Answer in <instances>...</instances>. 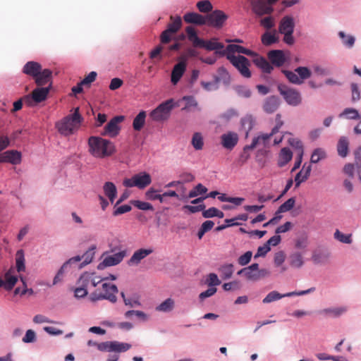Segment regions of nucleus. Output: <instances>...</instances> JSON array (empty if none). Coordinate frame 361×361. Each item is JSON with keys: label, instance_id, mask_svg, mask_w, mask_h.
I'll return each instance as SVG.
<instances>
[{"label": "nucleus", "instance_id": "18", "mask_svg": "<svg viewBox=\"0 0 361 361\" xmlns=\"http://www.w3.org/2000/svg\"><path fill=\"white\" fill-rule=\"evenodd\" d=\"M252 62L263 73H271L274 70L273 66L264 57L255 52L252 56Z\"/></svg>", "mask_w": 361, "mask_h": 361}, {"label": "nucleus", "instance_id": "61", "mask_svg": "<svg viewBox=\"0 0 361 361\" xmlns=\"http://www.w3.org/2000/svg\"><path fill=\"white\" fill-rule=\"evenodd\" d=\"M260 25L267 30H271L275 26L274 19L271 16L265 17L260 20Z\"/></svg>", "mask_w": 361, "mask_h": 361}, {"label": "nucleus", "instance_id": "26", "mask_svg": "<svg viewBox=\"0 0 361 361\" xmlns=\"http://www.w3.org/2000/svg\"><path fill=\"white\" fill-rule=\"evenodd\" d=\"M338 37L341 39L342 45L345 48L351 49L354 47L356 38L353 35L346 33L344 31H339L338 32Z\"/></svg>", "mask_w": 361, "mask_h": 361}, {"label": "nucleus", "instance_id": "4", "mask_svg": "<svg viewBox=\"0 0 361 361\" xmlns=\"http://www.w3.org/2000/svg\"><path fill=\"white\" fill-rule=\"evenodd\" d=\"M226 58L243 78H250L252 76L249 69L251 63L245 56L227 54Z\"/></svg>", "mask_w": 361, "mask_h": 361}, {"label": "nucleus", "instance_id": "38", "mask_svg": "<svg viewBox=\"0 0 361 361\" xmlns=\"http://www.w3.org/2000/svg\"><path fill=\"white\" fill-rule=\"evenodd\" d=\"M219 271L221 279L224 280L229 279L233 274L234 266L233 264H223L219 268Z\"/></svg>", "mask_w": 361, "mask_h": 361}, {"label": "nucleus", "instance_id": "56", "mask_svg": "<svg viewBox=\"0 0 361 361\" xmlns=\"http://www.w3.org/2000/svg\"><path fill=\"white\" fill-rule=\"evenodd\" d=\"M326 157L325 151L322 148H317L314 149L312 156H311V162L312 163H317L320 160L324 159Z\"/></svg>", "mask_w": 361, "mask_h": 361}, {"label": "nucleus", "instance_id": "51", "mask_svg": "<svg viewBox=\"0 0 361 361\" xmlns=\"http://www.w3.org/2000/svg\"><path fill=\"white\" fill-rule=\"evenodd\" d=\"M295 204L294 197H290L283 202L278 209L276 213H283L291 210Z\"/></svg>", "mask_w": 361, "mask_h": 361}, {"label": "nucleus", "instance_id": "21", "mask_svg": "<svg viewBox=\"0 0 361 361\" xmlns=\"http://www.w3.org/2000/svg\"><path fill=\"white\" fill-rule=\"evenodd\" d=\"M348 310L346 307H328L319 311V314L324 317L337 318L345 313Z\"/></svg>", "mask_w": 361, "mask_h": 361}, {"label": "nucleus", "instance_id": "60", "mask_svg": "<svg viewBox=\"0 0 361 361\" xmlns=\"http://www.w3.org/2000/svg\"><path fill=\"white\" fill-rule=\"evenodd\" d=\"M181 24V18L180 17H177L171 23L169 24L167 30L173 34L176 33L180 29Z\"/></svg>", "mask_w": 361, "mask_h": 361}, {"label": "nucleus", "instance_id": "57", "mask_svg": "<svg viewBox=\"0 0 361 361\" xmlns=\"http://www.w3.org/2000/svg\"><path fill=\"white\" fill-rule=\"evenodd\" d=\"M102 288L104 291L103 295H112L113 296H116V294L118 292V289L115 284L104 283L102 284Z\"/></svg>", "mask_w": 361, "mask_h": 361}, {"label": "nucleus", "instance_id": "24", "mask_svg": "<svg viewBox=\"0 0 361 361\" xmlns=\"http://www.w3.org/2000/svg\"><path fill=\"white\" fill-rule=\"evenodd\" d=\"M184 20L188 23H192L198 25H206V16H203L195 12H189L183 16Z\"/></svg>", "mask_w": 361, "mask_h": 361}, {"label": "nucleus", "instance_id": "28", "mask_svg": "<svg viewBox=\"0 0 361 361\" xmlns=\"http://www.w3.org/2000/svg\"><path fill=\"white\" fill-rule=\"evenodd\" d=\"M42 66L39 63L35 61H28L24 65L23 73L35 78L37 75H39Z\"/></svg>", "mask_w": 361, "mask_h": 361}, {"label": "nucleus", "instance_id": "39", "mask_svg": "<svg viewBox=\"0 0 361 361\" xmlns=\"http://www.w3.org/2000/svg\"><path fill=\"white\" fill-rule=\"evenodd\" d=\"M290 265L293 268L299 269L304 264L303 257L301 253L295 252L289 256Z\"/></svg>", "mask_w": 361, "mask_h": 361}, {"label": "nucleus", "instance_id": "41", "mask_svg": "<svg viewBox=\"0 0 361 361\" xmlns=\"http://www.w3.org/2000/svg\"><path fill=\"white\" fill-rule=\"evenodd\" d=\"M175 307V302L173 299L169 298L163 301L157 307L156 310L162 312H169L173 310Z\"/></svg>", "mask_w": 361, "mask_h": 361}, {"label": "nucleus", "instance_id": "36", "mask_svg": "<svg viewBox=\"0 0 361 361\" xmlns=\"http://www.w3.org/2000/svg\"><path fill=\"white\" fill-rule=\"evenodd\" d=\"M103 189L105 195L109 199L110 202L113 203L117 195V189L115 185L113 182H106Z\"/></svg>", "mask_w": 361, "mask_h": 361}, {"label": "nucleus", "instance_id": "35", "mask_svg": "<svg viewBox=\"0 0 361 361\" xmlns=\"http://www.w3.org/2000/svg\"><path fill=\"white\" fill-rule=\"evenodd\" d=\"M339 118H344L348 120H360L361 116L358 111L354 108H345L339 114Z\"/></svg>", "mask_w": 361, "mask_h": 361}, {"label": "nucleus", "instance_id": "34", "mask_svg": "<svg viewBox=\"0 0 361 361\" xmlns=\"http://www.w3.org/2000/svg\"><path fill=\"white\" fill-rule=\"evenodd\" d=\"M293 157V152L288 147H283L281 149L279 159H278V164L279 166L282 167L288 164Z\"/></svg>", "mask_w": 361, "mask_h": 361}, {"label": "nucleus", "instance_id": "44", "mask_svg": "<svg viewBox=\"0 0 361 361\" xmlns=\"http://www.w3.org/2000/svg\"><path fill=\"white\" fill-rule=\"evenodd\" d=\"M186 33L189 41L192 43L194 47H197L199 44L202 42V39L197 36V32L193 27H188L186 28Z\"/></svg>", "mask_w": 361, "mask_h": 361}, {"label": "nucleus", "instance_id": "58", "mask_svg": "<svg viewBox=\"0 0 361 361\" xmlns=\"http://www.w3.org/2000/svg\"><path fill=\"white\" fill-rule=\"evenodd\" d=\"M197 7L200 12L207 13L212 10V5L208 0L200 1L197 3Z\"/></svg>", "mask_w": 361, "mask_h": 361}, {"label": "nucleus", "instance_id": "45", "mask_svg": "<svg viewBox=\"0 0 361 361\" xmlns=\"http://www.w3.org/2000/svg\"><path fill=\"white\" fill-rule=\"evenodd\" d=\"M311 170L310 164H305L300 172L296 174L294 180H305L310 176Z\"/></svg>", "mask_w": 361, "mask_h": 361}, {"label": "nucleus", "instance_id": "25", "mask_svg": "<svg viewBox=\"0 0 361 361\" xmlns=\"http://www.w3.org/2000/svg\"><path fill=\"white\" fill-rule=\"evenodd\" d=\"M279 106V97L276 96H270L264 100L263 110L267 114H272L277 110Z\"/></svg>", "mask_w": 361, "mask_h": 361}, {"label": "nucleus", "instance_id": "30", "mask_svg": "<svg viewBox=\"0 0 361 361\" xmlns=\"http://www.w3.org/2000/svg\"><path fill=\"white\" fill-rule=\"evenodd\" d=\"M349 149V140L345 136H341L337 143V152L338 154L345 158L348 156Z\"/></svg>", "mask_w": 361, "mask_h": 361}, {"label": "nucleus", "instance_id": "6", "mask_svg": "<svg viewBox=\"0 0 361 361\" xmlns=\"http://www.w3.org/2000/svg\"><path fill=\"white\" fill-rule=\"evenodd\" d=\"M277 88L280 94L288 105L297 106L301 104L302 96L298 90L284 84H279Z\"/></svg>", "mask_w": 361, "mask_h": 361}, {"label": "nucleus", "instance_id": "32", "mask_svg": "<svg viewBox=\"0 0 361 361\" xmlns=\"http://www.w3.org/2000/svg\"><path fill=\"white\" fill-rule=\"evenodd\" d=\"M226 51L227 54H232L237 52L239 54H243L249 56H252L253 55H255V52L248 49L247 48H245L242 46L238 45V44H229L226 48Z\"/></svg>", "mask_w": 361, "mask_h": 361}, {"label": "nucleus", "instance_id": "14", "mask_svg": "<svg viewBox=\"0 0 361 361\" xmlns=\"http://www.w3.org/2000/svg\"><path fill=\"white\" fill-rule=\"evenodd\" d=\"M274 135L271 132L269 133H262L252 139L250 145L245 147V150L252 149L255 147L267 148L270 146L271 137Z\"/></svg>", "mask_w": 361, "mask_h": 361}, {"label": "nucleus", "instance_id": "13", "mask_svg": "<svg viewBox=\"0 0 361 361\" xmlns=\"http://www.w3.org/2000/svg\"><path fill=\"white\" fill-rule=\"evenodd\" d=\"M207 25L221 27L228 18V16L221 10H215L206 16Z\"/></svg>", "mask_w": 361, "mask_h": 361}, {"label": "nucleus", "instance_id": "29", "mask_svg": "<svg viewBox=\"0 0 361 361\" xmlns=\"http://www.w3.org/2000/svg\"><path fill=\"white\" fill-rule=\"evenodd\" d=\"M334 67L333 65L314 64L312 66V69L317 75L324 77L332 75Z\"/></svg>", "mask_w": 361, "mask_h": 361}, {"label": "nucleus", "instance_id": "54", "mask_svg": "<svg viewBox=\"0 0 361 361\" xmlns=\"http://www.w3.org/2000/svg\"><path fill=\"white\" fill-rule=\"evenodd\" d=\"M96 248V247L94 245L92 246L89 250L86 251L82 255V259H84L83 262L80 264V268H82L85 267V265L90 264L93 259L94 252V250Z\"/></svg>", "mask_w": 361, "mask_h": 361}, {"label": "nucleus", "instance_id": "37", "mask_svg": "<svg viewBox=\"0 0 361 361\" xmlns=\"http://www.w3.org/2000/svg\"><path fill=\"white\" fill-rule=\"evenodd\" d=\"M90 299L92 302H96L102 300H107L112 303H115L117 301L116 296H113L112 295L110 294L103 295L102 293L98 292L97 290H95L94 292L90 294Z\"/></svg>", "mask_w": 361, "mask_h": 361}, {"label": "nucleus", "instance_id": "10", "mask_svg": "<svg viewBox=\"0 0 361 361\" xmlns=\"http://www.w3.org/2000/svg\"><path fill=\"white\" fill-rule=\"evenodd\" d=\"M331 256V252L326 247L319 245L312 251L311 260L314 264L322 266L329 263Z\"/></svg>", "mask_w": 361, "mask_h": 361}, {"label": "nucleus", "instance_id": "62", "mask_svg": "<svg viewBox=\"0 0 361 361\" xmlns=\"http://www.w3.org/2000/svg\"><path fill=\"white\" fill-rule=\"evenodd\" d=\"M90 277H91V274L90 273H88V272H85L84 274H82L80 278L78 279V282L77 283L80 286H83L85 287V288H87V286L89 285V283H91V281L90 280Z\"/></svg>", "mask_w": 361, "mask_h": 361}, {"label": "nucleus", "instance_id": "11", "mask_svg": "<svg viewBox=\"0 0 361 361\" xmlns=\"http://www.w3.org/2000/svg\"><path fill=\"white\" fill-rule=\"evenodd\" d=\"M123 116H116L111 118L104 128L102 135L114 137L118 135L121 130L120 123L124 120Z\"/></svg>", "mask_w": 361, "mask_h": 361}, {"label": "nucleus", "instance_id": "1", "mask_svg": "<svg viewBox=\"0 0 361 361\" xmlns=\"http://www.w3.org/2000/svg\"><path fill=\"white\" fill-rule=\"evenodd\" d=\"M82 117L79 113V108L74 109L72 114L68 115L56 123L59 133L63 136L73 135L79 128L82 121Z\"/></svg>", "mask_w": 361, "mask_h": 361}, {"label": "nucleus", "instance_id": "59", "mask_svg": "<svg viewBox=\"0 0 361 361\" xmlns=\"http://www.w3.org/2000/svg\"><path fill=\"white\" fill-rule=\"evenodd\" d=\"M123 180H151V177L149 173L146 172H140L135 174L131 178H124Z\"/></svg>", "mask_w": 361, "mask_h": 361}, {"label": "nucleus", "instance_id": "48", "mask_svg": "<svg viewBox=\"0 0 361 361\" xmlns=\"http://www.w3.org/2000/svg\"><path fill=\"white\" fill-rule=\"evenodd\" d=\"M162 190L159 187L153 186L151 187L146 192L145 197L148 200L154 201L159 197V192H161Z\"/></svg>", "mask_w": 361, "mask_h": 361}, {"label": "nucleus", "instance_id": "12", "mask_svg": "<svg viewBox=\"0 0 361 361\" xmlns=\"http://www.w3.org/2000/svg\"><path fill=\"white\" fill-rule=\"evenodd\" d=\"M49 92V87H38L33 90L32 95H27L23 98L24 102L32 106V102L39 103L46 99Z\"/></svg>", "mask_w": 361, "mask_h": 361}, {"label": "nucleus", "instance_id": "8", "mask_svg": "<svg viewBox=\"0 0 361 361\" xmlns=\"http://www.w3.org/2000/svg\"><path fill=\"white\" fill-rule=\"evenodd\" d=\"M118 250L117 247L111 248L109 252L114 254L105 256L103 261L97 265V269L102 270L106 267L116 266L120 264L127 255V251L126 250H123L116 252Z\"/></svg>", "mask_w": 361, "mask_h": 361}, {"label": "nucleus", "instance_id": "20", "mask_svg": "<svg viewBox=\"0 0 361 361\" xmlns=\"http://www.w3.org/2000/svg\"><path fill=\"white\" fill-rule=\"evenodd\" d=\"M223 147L228 149H233L238 141V135L236 133L228 132L224 133L221 137Z\"/></svg>", "mask_w": 361, "mask_h": 361}, {"label": "nucleus", "instance_id": "27", "mask_svg": "<svg viewBox=\"0 0 361 361\" xmlns=\"http://www.w3.org/2000/svg\"><path fill=\"white\" fill-rule=\"evenodd\" d=\"M278 32L276 30L266 31L261 37L262 42L265 46H270L279 41Z\"/></svg>", "mask_w": 361, "mask_h": 361}, {"label": "nucleus", "instance_id": "15", "mask_svg": "<svg viewBox=\"0 0 361 361\" xmlns=\"http://www.w3.org/2000/svg\"><path fill=\"white\" fill-rule=\"evenodd\" d=\"M182 102H185V106L182 108V111H192L201 110L197 99L192 95L183 96L180 99L175 102V107L179 106Z\"/></svg>", "mask_w": 361, "mask_h": 361}, {"label": "nucleus", "instance_id": "46", "mask_svg": "<svg viewBox=\"0 0 361 361\" xmlns=\"http://www.w3.org/2000/svg\"><path fill=\"white\" fill-rule=\"evenodd\" d=\"M131 348V345L127 343H121L116 341H112L111 350L116 353H123L128 351Z\"/></svg>", "mask_w": 361, "mask_h": 361}, {"label": "nucleus", "instance_id": "17", "mask_svg": "<svg viewBox=\"0 0 361 361\" xmlns=\"http://www.w3.org/2000/svg\"><path fill=\"white\" fill-rule=\"evenodd\" d=\"M267 56L271 64L276 67L282 66L286 61L285 53L282 50H271L268 52Z\"/></svg>", "mask_w": 361, "mask_h": 361}, {"label": "nucleus", "instance_id": "19", "mask_svg": "<svg viewBox=\"0 0 361 361\" xmlns=\"http://www.w3.org/2000/svg\"><path fill=\"white\" fill-rule=\"evenodd\" d=\"M186 71V62L180 61L176 63L171 71V81L173 85H176Z\"/></svg>", "mask_w": 361, "mask_h": 361}, {"label": "nucleus", "instance_id": "33", "mask_svg": "<svg viewBox=\"0 0 361 361\" xmlns=\"http://www.w3.org/2000/svg\"><path fill=\"white\" fill-rule=\"evenodd\" d=\"M202 43L199 44L197 47L204 48L209 51H217L224 47L222 43L216 42V39H212L208 41H205L202 39Z\"/></svg>", "mask_w": 361, "mask_h": 361}, {"label": "nucleus", "instance_id": "5", "mask_svg": "<svg viewBox=\"0 0 361 361\" xmlns=\"http://www.w3.org/2000/svg\"><path fill=\"white\" fill-rule=\"evenodd\" d=\"M282 73L290 83L297 85L303 84L304 81L312 75L311 71L305 66L297 67L294 71L283 70Z\"/></svg>", "mask_w": 361, "mask_h": 361}, {"label": "nucleus", "instance_id": "43", "mask_svg": "<svg viewBox=\"0 0 361 361\" xmlns=\"http://www.w3.org/2000/svg\"><path fill=\"white\" fill-rule=\"evenodd\" d=\"M16 264L18 272H22L25 270V256L23 250H19L16 254Z\"/></svg>", "mask_w": 361, "mask_h": 361}, {"label": "nucleus", "instance_id": "9", "mask_svg": "<svg viewBox=\"0 0 361 361\" xmlns=\"http://www.w3.org/2000/svg\"><path fill=\"white\" fill-rule=\"evenodd\" d=\"M316 288L314 287H311L305 290L288 292L284 294H281L276 290H273L267 295V296L262 300V302L267 304L286 297L301 296L312 293L314 292Z\"/></svg>", "mask_w": 361, "mask_h": 361}, {"label": "nucleus", "instance_id": "63", "mask_svg": "<svg viewBox=\"0 0 361 361\" xmlns=\"http://www.w3.org/2000/svg\"><path fill=\"white\" fill-rule=\"evenodd\" d=\"M252 257V252L251 251H247L245 254L240 256L238 259V263L240 266H245L249 264Z\"/></svg>", "mask_w": 361, "mask_h": 361}, {"label": "nucleus", "instance_id": "52", "mask_svg": "<svg viewBox=\"0 0 361 361\" xmlns=\"http://www.w3.org/2000/svg\"><path fill=\"white\" fill-rule=\"evenodd\" d=\"M334 237L335 239L343 243L350 244L352 243L351 234H344L338 229L335 231Z\"/></svg>", "mask_w": 361, "mask_h": 361}, {"label": "nucleus", "instance_id": "31", "mask_svg": "<svg viewBox=\"0 0 361 361\" xmlns=\"http://www.w3.org/2000/svg\"><path fill=\"white\" fill-rule=\"evenodd\" d=\"M52 72L49 69H44L39 71V75H37L34 78L35 82L38 86H42L50 82Z\"/></svg>", "mask_w": 361, "mask_h": 361}, {"label": "nucleus", "instance_id": "7", "mask_svg": "<svg viewBox=\"0 0 361 361\" xmlns=\"http://www.w3.org/2000/svg\"><path fill=\"white\" fill-rule=\"evenodd\" d=\"M175 107L173 99H169L160 104L151 111L149 116L154 121H164L169 118L171 110Z\"/></svg>", "mask_w": 361, "mask_h": 361}, {"label": "nucleus", "instance_id": "55", "mask_svg": "<svg viewBox=\"0 0 361 361\" xmlns=\"http://www.w3.org/2000/svg\"><path fill=\"white\" fill-rule=\"evenodd\" d=\"M131 204L137 207V209L143 211H147V210H154V207L152 204L147 202H142L140 200H132Z\"/></svg>", "mask_w": 361, "mask_h": 361}, {"label": "nucleus", "instance_id": "40", "mask_svg": "<svg viewBox=\"0 0 361 361\" xmlns=\"http://www.w3.org/2000/svg\"><path fill=\"white\" fill-rule=\"evenodd\" d=\"M146 112L141 111L134 118L133 127L135 130L140 131L145 123Z\"/></svg>", "mask_w": 361, "mask_h": 361}, {"label": "nucleus", "instance_id": "42", "mask_svg": "<svg viewBox=\"0 0 361 361\" xmlns=\"http://www.w3.org/2000/svg\"><path fill=\"white\" fill-rule=\"evenodd\" d=\"M207 192V188L202 184H197L192 190H191L188 196H185L184 200H187L188 198H193L200 195H204Z\"/></svg>", "mask_w": 361, "mask_h": 361}, {"label": "nucleus", "instance_id": "22", "mask_svg": "<svg viewBox=\"0 0 361 361\" xmlns=\"http://www.w3.org/2000/svg\"><path fill=\"white\" fill-rule=\"evenodd\" d=\"M252 11L257 16L269 14L272 12V8L262 0H257L252 3Z\"/></svg>", "mask_w": 361, "mask_h": 361}, {"label": "nucleus", "instance_id": "2", "mask_svg": "<svg viewBox=\"0 0 361 361\" xmlns=\"http://www.w3.org/2000/svg\"><path fill=\"white\" fill-rule=\"evenodd\" d=\"M88 143L90 152L95 157L109 156L114 152L112 142L106 139L99 137H90Z\"/></svg>", "mask_w": 361, "mask_h": 361}, {"label": "nucleus", "instance_id": "47", "mask_svg": "<svg viewBox=\"0 0 361 361\" xmlns=\"http://www.w3.org/2000/svg\"><path fill=\"white\" fill-rule=\"evenodd\" d=\"M254 126V120L251 116H246L241 119V126L245 131L246 137Z\"/></svg>", "mask_w": 361, "mask_h": 361}, {"label": "nucleus", "instance_id": "3", "mask_svg": "<svg viewBox=\"0 0 361 361\" xmlns=\"http://www.w3.org/2000/svg\"><path fill=\"white\" fill-rule=\"evenodd\" d=\"M295 18L292 16L286 15L279 21L278 32L283 35V41L288 45H293L295 43Z\"/></svg>", "mask_w": 361, "mask_h": 361}, {"label": "nucleus", "instance_id": "64", "mask_svg": "<svg viewBox=\"0 0 361 361\" xmlns=\"http://www.w3.org/2000/svg\"><path fill=\"white\" fill-rule=\"evenodd\" d=\"M235 89L237 94L240 97L249 98L251 96V90L246 86L239 85L237 86Z\"/></svg>", "mask_w": 361, "mask_h": 361}, {"label": "nucleus", "instance_id": "16", "mask_svg": "<svg viewBox=\"0 0 361 361\" xmlns=\"http://www.w3.org/2000/svg\"><path fill=\"white\" fill-rule=\"evenodd\" d=\"M153 252L152 248H140L136 250L128 260L127 264L130 267L137 266L141 261Z\"/></svg>", "mask_w": 361, "mask_h": 361}, {"label": "nucleus", "instance_id": "50", "mask_svg": "<svg viewBox=\"0 0 361 361\" xmlns=\"http://www.w3.org/2000/svg\"><path fill=\"white\" fill-rule=\"evenodd\" d=\"M6 282L4 286L6 290H11L13 288L18 281V277L16 276H11L9 271L5 274Z\"/></svg>", "mask_w": 361, "mask_h": 361}, {"label": "nucleus", "instance_id": "23", "mask_svg": "<svg viewBox=\"0 0 361 361\" xmlns=\"http://www.w3.org/2000/svg\"><path fill=\"white\" fill-rule=\"evenodd\" d=\"M1 161L12 164H18L21 161V154L16 150L6 151L1 154Z\"/></svg>", "mask_w": 361, "mask_h": 361}, {"label": "nucleus", "instance_id": "49", "mask_svg": "<svg viewBox=\"0 0 361 361\" xmlns=\"http://www.w3.org/2000/svg\"><path fill=\"white\" fill-rule=\"evenodd\" d=\"M192 147L196 150H200L204 145L203 137L200 133H195L191 141Z\"/></svg>", "mask_w": 361, "mask_h": 361}, {"label": "nucleus", "instance_id": "53", "mask_svg": "<svg viewBox=\"0 0 361 361\" xmlns=\"http://www.w3.org/2000/svg\"><path fill=\"white\" fill-rule=\"evenodd\" d=\"M288 142L291 147H293L295 149L296 154L304 153L302 143L299 139L295 137H290L288 140Z\"/></svg>", "mask_w": 361, "mask_h": 361}]
</instances>
